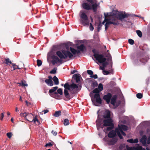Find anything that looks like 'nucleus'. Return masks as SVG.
Returning <instances> with one entry per match:
<instances>
[{"label":"nucleus","mask_w":150,"mask_h":150,"mask_svg":"<svg viewBox=\"0 0 150 150\" xmlns=\"http://www.w3.org/2000/svg\"><path fill=\"white\" fill-rule=\"evenodd\" d=\"M88 2H83L81 4L82 8L86 10H92L95 13H96L98 8L100 7V3L97 0H86Z\"/></svg>","instance_id":"obj_1"},{"label":"nucleus","mask_w":150,"mask_h":150,"mask_svg":"<svg viewBox=\"0 0 150 150\" xmlns=\"http://www.w3.org/2000/svg\"><path fill=\"white\" fill-rule=\"evenodd\" d=\"M96 122L97 128L98 130L100 128L103 129L104 126L107 127L113 124L111 118L103 119L100 115L98 116Z\"/></svg>","instance_id":"obj_2"},{"label":"nucleus","mask_w":150,"mask_h":150,"mask_svg":"<svg viewBox=\"0 0 150 150\" xmlns=\"http://www.w3.org/2000/svg\"><path fill=\"white\" fill-rule=\"evenodd\" d=\"M93 53V56L95 58L96 60L100 63H102V65L104 67H106L108 65V62L106 61V59L104 57L103 54H99L98 50L94 49L92 50Z\"/></svg>","instance_id":"obj_3"},{"label":"nucleus","mask_w":150,"mask_h":150,"mask_svg":"<svg viewBox=\"0 0 150 150\" xmlns=\"http://www.w3.org/2000/svg\"><path fill=\"white\" fill-rule=\"evenodd\" d=\"M80 13L81 24L83 26L89 25H90V30L91 31H93L94 29V27L91 23H89L88 17L86 13L83 11H81Z\"/></svg>","instance_id":"obj_4"},{"label":"nucleus","mask_w":150,"mask_h":150,"mask_svg":"<svg viewBox=\"0 0 150 150\" xmlns=\"http://www.w3.org/2000/svg\"><path fill=\"white\" fill-rule=\"evenodd\" d=\"M56 54L60 59H66L69 57L71 59L73 56L69 50H62L61 51H57Z\"/></svg>","instance_id":"obj_5"},{"label":"nucleus","mask_w":150,"mask_h":150,"mask_svg":"<svg viewBox=\"0 0 150 150\" xmlns=\"http://www.w3.org/2000/svg\"><path fill=\"white\" fill-rule=\"evenodd\" d=\"M128 129V127L127 126L123 125H119L118 127L115 128V131L119 138L120 139H122L123 137L121 134L120 133V131H123V130L126 131Z\"/></svg>","instance_id":"obj_6"},{"label":"nucleus","mask_w":150,"mask_h":150,"mask_svg":"<svg viewBox=\"0 0 150 150\" xmlns=\"http://www.w3.org/2000/svg\"><path fill=\"white\" fill-rule=\"evenodd\" d=\"M100 91L96 88L93 91V93H95L94 95V98L96 99V102L98 104H101L102 103L101 99L100 97Z\"/></svg>","instance_id":"obj_7"},{"label":"nucleus","mask_w":150,"mask_h":150,"mask_svg":"<svg viewBox=\"0 0 150 150\" xmlns=\"http://www.w3.org/2000/svg\"><path fill=\"white\" fill-rule=\"evenodd\" d=\"M99 110H98L97 112L98 115H101L102 116V118H104L105 119L111 118L110 117L111 112L109 110H106L103 112V115L102 112H99Z\"/></svg>","instance_id":"obj_8"},{"label":"nucleus","mask_w":150,"mask_h":150,"mask_svg":"<svg viewBox=\"0 0 150 150\" xmlns=\"http://www.w3.org/2000/svg\"><path fill=\"white\" fill-rule=\"evenodd\" d=\"M64 89H66V90H70L71 89L78 88V86L77 85L73 83L69 85L68 82L64 84Z\"/></svg>","instance_id":"obj_9"},{"label":"nucleus","mask_w":150,"mask_h":150,"mask_svg":"<svg viewBox=\"0 0 150 150\" xmlns=\"http://www.w3.org/2000/svg\"><path fill=\"white\" fill-rule=\"evenodd\" d=\"M144 56V54L141 51H139L137 53L136 55L137 59L134 60V64H138V60L139 59V60L140 59H141Z\"/></svg>","instance_id":"obj_10"},{"label":"nucleus","mask_w":150,"mask_h":150,"mask_svg":"<svg viewBox=\"0 0 150 150\" xmlns=\"http://www.w3.org/2000/svg\"><path fill=\"white\" fill-rule=\"evenodd\" d=\"M106 21V23L105 24V30L106 31L110 25L113 24L114 25H117L119 24V22L117 21H110L108 19Z\"/></svg>","instance_id":"obj_11"},{"label":"nucleus","mask_w":150,"mask_h":150,"mask_svg":"<svg viewBox=\"0 0 150 150\" xmlns=\"http://www.w3.org/2000/svg\"><path fill=\"white\" fill-rule=\"evenodd\" d=\"M117 17L119 18V19L120 21H122L123 19L125 18L128 17L129 14L128 13H126L125 12H124V13H120L117 15Z\"/></svg>","instance_id":"obj_12"},{"label":"nucleus","mask_w":150,"mask_h":150,"mask_svg":"<svg viewBox=\"0 0 150 150\" xmlns=\"http://www.w3.org/2000/svg\"><path fill=\"white\" fill-rule=\"evenodd\" d=\"M112 97V95L111 93H108L103 96V98L106 101L107 104H109L110 102Z\"/></svg>","instance_id":"obj_13"},{"label":"nucleus","mask_w":150,"mask_h":150,"mask_svg":"<svg viewBox=\"0 0 150 150\" xmlns=\"http://www.w3.org/2000/svg\"><path fill=\"white\" fill-rule=\"evenodd\" d=\"M117 97V96L116 94L114 95L111 97L110 101V103L114 106H115V105Z\"/></svg>","instance_id":"obj_14"},{"label":"nucleus","mask_w":150,"mask_h":150,"mask_svg":"<svg viewBox=\"0 0 150 150\" xmlns=\"http://www.w3.org/2000/svg\"><path fill=\"white\" fill-rule=\"evenodd\" d=\"M117 132L115 131H115L112 130L108 134V137L110 138H113L116 136Z\"/></svg>","instance_id":"obj_15"},{"label":"nucleus","mask_w":150,"mask_h":150,"mask_svg":"<svg viewBox=\"0 0 150 150\" xmlns=\"http://www.w3.org/2000/svg\"><path fill=\"white\" fill-rule=\"evenodd\" d=\"M147 140L146 136L145 135H143L140 139V141L142 143L143 146H145L146 144Z\"/></svg>","instance_id":"obj_16"},{"label":"nucleus","mask_w":150,"mask_h":150,"mask_svg":"<svg viewBox=\"0 0 150 150\" xmlns=\"http://www.w3.org/2000/svg\"><path fill=\"white\" fill-rule=\"evenodd\" d=\"M21 115L22 117H24L26 119V117H28H28H33V115L31 113H28L26 112H24V113H21Z\"/></svg>","instance_id":"obj_17"},{"label":"nucleus","mask_w":150,"mask_h":150,"mask_svg":"<svg viewBox=\"0 0 150 150\" xmlns=\"http://www.w3.org/2000/svg\"><path fill=\"white\" fill-rule=\"evenodd\" d=\"M80 76L79 74H74L72 78L76 80V83H78L80 81Z\"/></svg>","instance_id":"obj_18"},{"label":"nucleus","mask_w":150,"mask_h":150,"mask_svg":"<svg viewBox=\"0 0 150 150\" xmlns=\"http://www.w3.org/2000/svg\"><path fill=\"white\" fill-rule=\"evenodd\" d=\"M50 96L57 99L59 100L61 98V96L59 95L56 92H54V94H52V96Z\"/></svg>","instance_id":"obj_19"},{"label":"nucleus","mask_w":150,"mask_h":150,"mask_svg":"<svg viewBox=\"0 0 150 150\" xmlns=\"http://www.w3.org/2000/svg\"><path fill=\"white\" fill-rule=\"evenodd\" d=\"M117 141V139L116 138H114L110 139L108 143L109 145H114L115 144Z\"/></svg>","instance_id":"obj_20"},{"label":"nucleus","mask_w":150,"mask_h":150,"mask_svg":"<svg viewBox=\"0 0 150 150\" xmlns=\"http://www.w3.org/2000/svg\"><path fill=\"white\" fill-rule=\"evenodd\" d=\"M77 48L80 51L82 52L86 50V47L83 44L80 45L79 46L77 47Z\"/></svg>","instance_id":"obj_21"},{"label":"nucleus","mask_w":150,"mask_h":150,"mask_svg":"<svg viewBox=\"0 0 150 150\" xmlns=\"http://www.w3.org/2000/svg\"><path fill=\"white\" fill-rule=\"evenodd\" d=\"M45 82L49 86H53L54 83L52 80L46 79Z\"/></svg>","instance_id":"obj_22"},{"label":"nucleus","mask_w":150,"mask_h":150,"mask_svg":"<svg viewBox=\"0 0 150 150\" xmlns=\"http://www.w3.org/2000/svg\"><path fill=\"white\" fill-rule=\"evenodd\" d=\"M64 96L66 98L69 99H71V97L68 90L64 89Z\"/></svg>","instance_id":"obj_23"},{"label":"nucleus","mask_w":150,"mask_h":150,"mask_svg":"<svg viewBox=\"0 0 150 150\" xmlns=\"http://www.w3.org/2000/svg\"><path fill=\"white\" fill-rule=\"evenodd\" d=\"M127 141L130 143H138V140L137 138L134 139H133L132 138L129 139H128Z\"/></svg>","instance_id":"obj_24"},{"label":"nucleus","mask_w":150,"mask_h":150,"mask_svg":"<svg viewBox=\"0 0 150 150\" xmlns=\"http://www.w3.org/2000/svg\"><path fill=\"white\" fill-rule=\"evenodd\" d=\"M58 87L57 86H55L53 87V89H50L49 91V94L50 96H52V94L53 93L55 92V91L57 89Z\"/></svg>","instance_id":"obj_25"},{"label":"nucleus","mask_w":150,"mask_h":150,"mask_svg":"<svg viewBox=\"0 0 150 150\" xmlns=\"http://www.w3.org/2000/svg\"><path fill=\"white\" fill-rule=\"evenodd\" d=\"M52 58L53 60H56L58 62H62V60L60 59L57 56L53 55L52 56Z\"/></svg>","instance_id":"obj_26"},{"label":"nucleus","mask_w":150,"mask_h":150,"mask_svg":"<svg viewBox=\"0 0 150 150\" xmlns=\"http://www.w3.org/2000/svg\"><path fill=\"white\" fill-rule=\"evenodd\" d=\"M54 82V84L58 85L59 84V81L58 78L56 76H54L52 78Z\"/></svg>","instance_id":"obj_27"},{"label":"nucleus","mask_w":150,"mask_h":150,"mask_svg":"<svg viewBox=\"0 0 150 150\" xmlns=\"http://www.w3.org/2000/svg\"><path fill=\"white\" fill-rule=\"evenodd\" d=\"M80 89H79L78 88L71 89L70 90V93L73 94L77 93Z\"/></svg>","instance_id":"obj_28"},{"label":"nucleus","mask_w":150,"mask_h":150,"mask_svg":"<svg viewBox=\"0 0 150 150\" xmlns=\"http://www.w3.org/2000/svg\"><path fill=\"white\" fill-rule=\"evenodd\" d=\"M149 59V57H146L145 58H142L141 59H140L139 61L143 63H145Z\"/></svg>","instance_id":"obj_29"},{"label":"nucleus","mask_w":150,"mask_h":150,"mask_svg":"<svg viewBox=\"0 0 150 150\" xmlns=\"http://www.w3.org/2000/svg\"><path fill=\"white\" fill-rule=\"evenodd\" d=\"M61 115V112L60 110L56 111L53 114V115L55 117H58Z\"/></svg>","instance_id":"obj_30"},{"label":"nucleus","mask_w":150,"mask_h":150,"mask_svg":"<svg viewBox=\"0 0 150 150\" xmlns=\"http://www.w3.org/2000/svg\"><path fill=\"white\" fill-rule=\"evenodd\" d=\"M4 59L5 61V63L7 65H10V64H13L9 58H5Z\"/></svg>","instance_id":"obj_31"},{"label":"nucleus","mask_w":150,"mask_h":150,"mask_svg":"<svg viewBox=\"0 0 150 150\" xmlns=\"http://www.w3.org/2000/svg\"><path fill=\"white\" fill-rule=\"evenodd\" d=\"M108 127H107L106 128V130L107 131H110L114 128V125L113 124L110 125H108Z\"/></svg>","instance_id":"obj_32"},{"label":"nucleus","mask_w":150,"mask_h":150,"mask_svg":"<svg viewBox=\"0 0 150 150\" xmlns=\"http://www.w3.org/2000/svg\"><path fill=\"white\" fill-rule=\"evenodd\" d=\"M70 50L72 54L75 55L76 54V50L74 49V48L70 47Z\"/></svg>","instance_id":"obj_33"},{"label":"nucleus","mask_w":150,"mask_h":150,"mask_svg":"<svg viewBox=\"0 0 150 150\" xmlns=\"http://www.w3.org/2000/svg\"><path fill=\"white\" fill-rule=\"evenodd\" d=\"M135 150H146L145 149L143 148L142 146H139L136 147H134Z\"/></svg>","instance_id":"obj_34"},{"label":"nucleus","mask_w":150,"mask_h":150,"mask_svg":"<svg viewBox=\"0 0 150 150\" xmlns=\"http://www.w3.org/2000/svg\"><path fill=\"white\" fill-rule=\"evenodd\" d=\"M64 124L65 126L68 125L69 124V122L68 119H65L64 120Z\"/></svg>","instance_id":"obj_35"},{"label":"nucleus","mask_w":150,"mask_h":150,"mask_svg":"<svg viewBox=\"0 0 150 150\" xmlns=\"http://www.w3.org/2000/svg\"><path fill=\"white\" fill-rule=\"evenodd\" d=\"M102 26V24L100 22L99 24H98L97 27V31L98 32H99L100 30L101 29V28Z\"/></svg>","instance_id":"obj_36"},{"label":"nucleus","mask_w":150,"mask_h":150,"mask_svg":"<svg viewBox=\"0 0 150 150\" xmlns=\"http://www.w3.org/2000/svg\"><path fill=\"white\" fill-rule=\"evenodd\" d=\"M27 120L30 122H33L34 123H35V122L38 121V119L36 117L34 118L32 120H29V119H27Z\"/></svg>","instance_id":"obj_37"},{"label":"nucleus","mask_w":150,"mask_h":150,"mask_svg":"<svg viewBox=\"0 0 150 150\" xmlns=\"http://www.w3.org/2000/svg\"><path fill=\"white\" fill-rule=\"evenodd\" d=\"M104 16H105V19L104 20V21L102 22V23H101L102 24V25L103 24H104V23L105 22L106 23V20H108V19H107L106 18L108 16V14H106L105 13H104Z\"/></svg>","instance_id":"obj_38"},{"label":"nucleus","mask_w":150,"mask_h":150,"mask_svg":"<svg viewBox=\"0 0 150 150\" xmlns=\"http://www.w3.org/2000/svg\"><path fill=\"white\" fill-rule=\"evenodd\" d=\"M98 85V83L96 81H93L92 83L91 86L93 88L97 87Z\"/></svg>","instance_id":"obj_39"},{"label":"nucleus","mask_w":150,"mask_h":150,"mask_svg":"<svg viewBox=\"0 0 150 150\" xmlns=\"http://www.w3.org/2000/svg\"><path fill=\"white\" fill-rule=\"evenodd\" d=\"M136 33L138 35L139 37H142V32L140 30H136Z\"/></svg>","instance_id":"obj_40"},{"label":"nucleus","mask_w":150,"mask_h":150,"mask_svg":"<svg viewBox=\"0 0 150 150\" xmlns=\"http://www.w3.org/2000/svg\"><path fill=\"white\" fill-rule=\"evenodd\" d=\"M98 88L99 89L98 90L100 91H101L103 90V84L101 83H100L99 84L98 86Z\"/></svg>","instance_id":"obj_41"},{"label":"nucleus","mask_w":150,"mask_h":150,"mask_svg":"<svg viewBox=\"0 0 150 150\" xmlns=\"http://www.w3.org/2000/svg\"><path fill=\"white\" fill-rule=\"evenodd\" d=\"M37 65L38 66L40 67L42 64V62L41 60L40 59H38L37 60Z\"/></svg>","instance_id":"obj_42"},{"label":"nucleus","mask_w":150,"mask_h":150,"mask_svg":"<svg viewBox=\"0 0 150 150\" xmlns=\"http://www.w3.org/2000/svg\"><path fill=\"white\" fill-rule=\"evenodd\" d=\"M57 94L58 93L61 95H62L63 93L62 90L61 88H59L57 90Z\"/></svg>","instance_id":"obj_43"},{"label":"nucleus","mask_w":150,"mask_h":150,"mask_svg":"<svg viewBox=\"0 0 150 150\" xmlns=\"http://www.w3.org/2000/svg\"><path fill=\"white\" fill-rule=\"evenodd\" d=\"M127 150H134V147H129L128 145H127L126 146ZM124 150H126L125 149Z\"/></svg>","instance_id":"obj_44"},{"label":"nucleus","mask_w":150,"mask_h":150,"mask_svg":"<svg viewBox=\"0 0 150 150\" xmlns=\"http://www.w3.org/2000/svg\"><path fill=\"white\" fill-rule=\"evenodd\" d=\"M54 142H49L47 144H46L45 145V146L47 147V146H52L53 145V144Z\"/></svg>","instance_id":"obj_45"},{"label":"nucleus","mask_w":150,"mask_h":150,"mask_svg":"<svg viewBox=\"0 0 150 150\" xmlns=\"http://www.w3.org/2000/svg\"><path fill=\"white\" fill-rule=\"evenodd\" d=\"M137 97L139 99H141L143 97V95L141 93H138L136 95Z\"/></svg>","instance_id":"obj_46"},{"label":"nucleus","mask_w":150,"mask_h":150,"mask_svg":"<svg viewBox=\"0 0 150 150\" xmlns=\"http://www.w3.org/2000/svg\"><path fill=\"white\" fill-rule=\"evenodd\" d=\"M57 69L55 68H54L50 72V73L51 74H55L56 73Z\"/></svg>","instance_id":"obj_47"},{"label":"nucleus","mask_w":150,"mask_h":150,"mask_svg":"<svg viewBox=\"0 0 150 150\" xmlns=\"http://www.w3.org/2000/svg\"><path fill=\"white\" fill-rule=\"evenodd\" d=\"M128 42L130 45H133L134 44V41L132 39H130L128 40Z\"/></svg>","instance_id":"obj_48"},{"label":"nucleus","mask_w":150,"mask_h":150,"mask_svg":"<svg viewBox=\"0 0 150 150\" xmlns=\"http://www.w3.org/2000/svg\"><path fill=\"white\" fill-rule=\"evenodd\" d=\"M135 57H136V55H135L134 54H132L130 56L131 59L132 60H133V63H134V60H135V59H134L135 58Z\"/></svg>","instance_id":"obj_49"},{"label":"nucleus","mask_w":150,"mask_h":150,"mask_svg":"<svg viewBox=\"0 0 150 150\" xmlns=\"http://www.w3.org/2000/svg\"><path fill=\"white\" fill-rule=\"evenodd\" d=\"M87 73L91 76L93 74V71L90 70H88L87 71Z\"/></svg>","instance_id":"obj_50"},{"label":"nucleus","mask_w":150,"mask_h":150,"mask_svg":"<svg viewBox=\"0 0 150 150\" xmlns=\"http://www.w3.org/2000/svg\"><path fill=\"white\" fill-rule=\"evenodd\" d=\"M12 134L11 132H8L6 134V135L9 138H11L12 136Z\"/></svg>","instance_id":"obj_51"},{"label":"nucleus","mask_w":150,"mask_h":150,"mask_svg":"<svg viewBox=\"0 0 150 150\" xmlns=\"http://www.w3.org/2000/svg\"><path fill=\"white\" fill-rule=\"evenodd\" d=\"M103 74L105 75H108L110 74V72L108 71H103Z\"/></svg>","instance_id":"obj_52"},{"label":"nucleus","mask_w":150,"mask_h":150,"mask_svg":"<svg viewBox=\"0 0 150 150\" xmlns=\"http://www.w3.org/2000/svg\"><path fill=\"white\" fill-rule=\"evenodd\" d=\"M19 84L20 85H21L23 86H28L27 84H25L23 81L21 82V83H19Z\"/></svg>","instance_id":"obj_53"},{"label":"nucleus","mask_w":150,"mask_h":150,"mask_svg":"<svg viewBox=\"0 0 150 150\" xmlns=\"http://www.w3.org/2000/svg\"><path fill=\"white\" fill-rule=\"evenodd\" d=\"M125 144H123L119 146V149L120 150L122 149L123 148L125 147Z\"/></svg>","instance_id":"obj_54"},{"label":"nucleus","mask_w":150,"mask_h":150,"mask_svg":"<svg viewBox=\"0 0 150 150\" xmlns=\"http://www.w3.org/2000/svg\"><path fill=\"white\" fill-rule=\"evenodd\" d=\"M109 55H110V57L108 58V60H110L111 61V67L112 66V57L111 56V55L110 54H109Z\"/></svg>","instance_id":"obj_55"},{"label":"nucleus","mask_w":150,"mask_h":150,"mask_svg":"<svg viewBox=\"0 0 150 150\" xmlns=\"http://www.w3.org/2000/svg\"><path fill=\"white\" fill-rule=\"evenodd\" d=\"M90 77L91 78H93L94 79H96L98 78V76L97 74H95L93 75L90 76Z\"/></svg>","instance_id":"obj_56"},{"label":"nucleus","mask_w":150,"mask_h":150,"mask_svg":"<svg viewBox=\"0 0 150 150\" xmlns=\"http://www.w3.org/2000/svg\"><path fill=\"white\" fill-rule=\"evenodd\" d=\"M13 66V70H15L17 69V65L14 63H13L12 64Z\"/></svg>","instance_id":"obj_57"},{"label":"nucleus","mask_w":150,"mask_h":150,"mask_svg":"<svg viewBox=\"0 0 150 150\" xmlns=\"http://www.w3.org/2000/svg\"><path fill=\"white\" fill-rule=\"evenodd\" d=\"M51 133L54 136H56L57 134V132L56 131H54L53 130H52Z\"/></svg>","instance_id":"obj_58"},{"label":"nucleus","mask_w":150,"mask_h":150,"mask_svg":"<svg viewBox=\"0 0 150 150\" xmlns=\"http://www.w3.org/2000/svg\"><path fill=\"white\" fill-rule=\"evenodd\" d=\"M4 113H1V118H0V120H2L3 119V118H4Z\"/></svg>","instance_id":"obj_59"},{"label":"nucleus","mask_w":150,"mask_h":150,"mask_svg":"<svg viewBox=\"0 0 150 150\" xmlns=\"http://www.w3.org/2000/svg\"><path fill=\"white\" fill-rule=\"evenodd\" d=\"M65 47H66L67 50H68L69 48V46L67 45L66 43L64 44Z\"/></svg>","instance_id":"obj_60"},{"label":"nucleus","mask_w":150,"mask_h":150,"mask_svg":"<svg viewBox=\"0 0 150 150\" xmlns=\"http://www.w3.org/2000/svg\"><path fill=\"white\" fill-rule=\"evenodd\" d=\"M120 133L122 134V135L124 136H125L126 135V134L125 132H124L123 131H120Z\"/></svg>","instance_id":"obj_61"},{"label":"nucleus","mask_w":150,"mask_h":150,"mask_svg":"<svg viewBox=\"0 0 150 150\" xmlns=\"http://www.w3.org/2000/svg\"><path fill=\"white\" fill-rule=\"evenodd\" d=\"M66 43L67 44V45H68L69 46L72 45V43L71 42H68Z\"/></svg>","instance_id":"obj_62"},{"label":"nucleus","mask_w":150,"mask_h":150,"mask_svg":"<svg viewBox=\"0 0 150 150\" xmlns=\"http://www.w3.org/2000/svg\"><path fill=\"white\" fill-rule=\"evenodd\" d=\"M52 62L53 65H55L56 63H57V62L56 61V60H53L52 61Z\"/></svg>","instance_id":"obj_63"},{"label":"nucleus","mask_w":150,"mask_h":150,"mask_svg":"<svg viewBox=\"0 0 150 150\" xmlns=\"http://www.w3.org/2000/svg\"><path fill=\"white\" fill-rule=\"evenodd\" d=\"M49 111L47 110H45L42 111V112H44V113L45 114L48 112Z\"/></svg>","instance_id":"obj_64"}]
</instances>
